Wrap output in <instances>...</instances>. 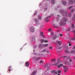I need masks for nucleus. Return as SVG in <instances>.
I'll list each match as a JSON object with an SVG mask.
<instances>
[{
    "instance_id": "nucleus-14",
    "label": "nucleus",
    "mask_w": 75,
    "mask_h": 75,
    "mask_svg": "<svg viewBox=\"0 0 75 75\" xmlns=\"http://www.w3.org/2000/svg\"><path fill=\"white\" fill-rule=\"evenodd\" d=\"M56 49H57V48L58 49H59H59H61V48H62L61 47H60V46H59V47H58V44H56Z\"/></svg>"
},
{
    "instance_id": "nucleus-12",
    "label": "nucleus",
    "mask_w": 75,
    "mask_h": 75,
    "mask_svg": "<svg viewBox=\"0 0 75 75\" xmlns=\"http://www.w3.org/2000/svg\"><path fill=\"white\" fill-rule=\"evenodd\" d=\"M35 25L36 26H38L40 24V22L39 21H38V22H35Z\"/></svg>"
},
{
    "instance_id": "nucleus-1",
    "label": "nucleus",
    "mask_w": 75,
    "mask_h": 75,
    "mask_svg": "<svg viewBox=\"0 0 75 75\" xmlns=\"http://www.w3.org/2000/svg\"><path fill=\"white\" fill-rule=\"evenodd\" d=\"M59 12L60 13H62L63 16L67 17V15L68 14V11L67 10H64V9H61L59 10Z\"/></svg>"
},
{
    "instance_id": "nucleus-33",
    "label": "nucleus",
    "mask_w": 75,
    "mask_h": 75,
    "mask_svg": "<svg viewBox=\"0 0 75 75\" xmlns=\"http://www.w3.org/2000/svg\"><path fill=\"white\" fill-rule=\"evenodd\" d=\"M38 19L39 20H41L42 19V17L41 16H39L38 17Z\"/></svg>"
},
{
    "instance_id": "nucleus-54",
    "label": "nucleus",
    "mask_w": 75,
    "mask_h": 75,
    "mask_svg": "<svg viewBox=\"0 0 75 75\" xmlns=\"http://www.w3.org/2000/svg\"><path fill=\"white\" fill-rule=\"evenodd\" d=\"M49 49H51V50L52 49V46L49 47Z\"/></svg>"
},
{
    "instance_id": "nucleus-25",
    "label": "nucleus",
    "mask_w": 75,
    "mask_h": 75,
    "mask_svg": "<svg viewBox=\"0 0 75 75\" xmlns=\"http://www.w3.org/2000/svg\"><path fill=\"white\" fill-rule=\"evenodd\" d=\"M34 21H35V22H37L39 21L38 20L37 18H35L34 19Z\"/></svg>"
},
{
    "instance_id": "nucleus-37",
    "label": "nucleus",
    "mask_w": 75,
    "mask_h": 75,
    "mask_svg": "<svg viewBox=\"0 0 75 75\" xmlns=\"http://www.w3.org/2000/svg\"><path fill=\"white\" fill-rule=\"evenodd\" d=\"M65 52H66V53H69V51L68 50H66Z\"/></svg>"
},
{
    "instance_id": "nucleus-51",
    "label": "nucleus",
    "mask_w": 75,
    "mask_h": 75,
    "mask_svg": "<svg viewBox=\"0 0 75 75\" xmlns=\"http://www.w3.org/2000/svg\"><path fill=\"white\" fill-rule=\"evenodd\" d=\"M34 16H36L37 15V12H35L34 14Z\"/></svg>"
},
{
    "instance_id": "nucleus-44",
    "label": "nucleus",
    "mask_w": 75,
    "mask_h": 75,
    "mask_svg": "<svg viewBox=\"0 0 75 75\" xmlns=\"http://www.w3.org/2000/svg\"><path fill=\"white\" fill-rule=\"evenodd\" d=\"M44 41H45V40H44L43 39H42L41 40V42L42 43L44 42Z\"/></svg>"
},
{
    "instance_id": "nucleus-18",
    "label": "nucleus",
    "mask_w": 75,
    "mask_h": 75,
    "mask_svg": "<svg viewBox=\"0 0 75 75\" xmlns=\"http://www.w3.org/2000/svg\"><path fill=\"white\" fill-rule=\"evenodd\" d=\"M25 66L26 67H28L30 65V64L29 62H26L25 63Z\"/></svg>"
},
{
    "instance_id": "nucleus-53",
    "label": "nucleus",
    "mask_w": 75,
    "mask_h": 75,
    "mask_svg": "<svg viewBox=\"0 0 75 75\" xmlns=\"http://www.w3.org/2000/svg\"><path fill=\"white\" fill-rule=\"evenodd\" d=\"M58 73H59V74H60V73H61V70H59L58 71Z\"/></svg>"
},
{
    "instance_id": "nucleus-43",
    "label": "nucleus",
    "mask_w": 75,
    "mask_h": 75,
    "mask_svg": "<svg viewBox=\"0 0 75 75\" xmlns=\"http://www.w3.org/2000/svg\"><path fill=\"white\" fill-rule=\"evenodd\" d=\"M54 35V32H52L51 33V37H52V35Z\"/></svg>"
},
{
    "instance_id": "nucleus-58",
    "label": "nucleus",
    "mask_w": 75,
    "mask_h": 75,
    "mask_svg": "<svg viewBox=\"0 0 75 75\" xmlns=\"http://www.w3.org/2000/svg\"><path fill=\"white\" fill-rule=\"evenodd\" d=\"M66 48L67 50H69V47L68 46H67L66 47Z\"/></svg>"
},
{
    "instance_id": "nucleus-35",
    "label": "nucleus",
    "mask_w": 75,
    "mask_h": 75,
    "mask_svg": "<svg viewBox=\"0 0 75 75\" xmlns=\"http://www.w3.org/2000/svg\"><path fill=\"white\" fill-rule=\"evenodd\" d=\"M42 45H43L41 44L39 45L38 47L39 48H41V47H42Z\"/></svg>"
},
{
    "instance_id": "nucleus-10",
    "label": "nucleus",
    "mask_w": 75,
    "mask_h": 75,
    "mask_svg": "<svg viewBox=\"0 0 75 75\" xmlns=\"http://www.w3.org/2000/svg\"><path fill=\"white\" fill-rule=\"evenodd\" d=\"M37 73V71L35 70L33 71L31 75H35Z\"/></svg>"
},
{
    "instance_id": "nucleus-32",
    "label": "nucleus",
    "mask_w": 75,
    "mask_h": 75,
    "mask_svg": "<svg viewBox=\"0 0 75 75\" xmlns=\"http://www.w3.org/2000/svg\"><path fill=\"white\" fill-rule=\"evenodd\" d=\"M43 35H44V33H43V32H40V35H41V36H43Z\"/></svg>"
},
{
    "instance_id": "nucleus-27",
    "label": "nucleus",
    "mask_w": 75,
    "mask_h": 75,
    "mask_svg": "<svg viewBox=\"0 0 75 75\" xmlns=\"http://www.w3.org/2000/svg\"><path fill=\"white\" fill-rule=\"evenodd\" d=\"M67 44H69V46H70V47L72 45V44L71 43V42H69Z\"/></svg>"
},
{
    "instance_id": "nucleus-29",
    "label": "nucleus",
    "mask_w": 75,
    "mask_h": 75,
    "mask_svg": "<svg viewBox=\"0 0 75 75\" xmlns=\"http://www.w3.org/2000/svg\"><path fill=\"white\" fill-rule=\"evenodd\" d=\"M71 28H73V29H74V28H75V26H74V24H73L71 25Z\"/></svg>"
},
{
    "instance_id": "nucleus-3",
    "label": "nucleus",
    "mask_w": 75,
    "mask_h": 75,
    "mask_svg": "<svg viewBox=\"0 0 75 75\" xmlns=\"http://www.w3.org/2000/svg\"><path fill=\"white\" fill-rule=\"evenodd\" d=\"M69 5H72L74 4L75 3V0H69Z\"/></svg>"
},
{
    "instance_id": "nucleus-57",
    "label": "nucleus",
    "mask_w": 75,
    "mask_h": 75,
    "mask_svg": "<svg viewBox=\"0 0 75 75\" xmlns=\"http://www.w3.org/2000/svg\"><path fill=\"white\" fill-rule=\"evenodd\" d=\"M34 55H38L36 53H33Z\"/></svg>"
},
{
    "instance_id": "nucleus-55",
    "label": "nucleus",
    "mask_w": 75,
    "mask_h": 75,
    "mask_svg": "<svg viewBox=\"0 0 75 75\" xmlns=\"http://www.w3.org/2000/svg\"><path fill=\"white\" fill-rule=\"evenodd\" d=\"M51 30H52V29H51V28L49 29L48 30L49 31H51Z\"/></svg>"
},
{
    "instance_id": "nucleus-4",
    "label": "nucleus",
    "mask_w": 75,
    "mask_h": 75,
    "mask_svg": "<svg viewBox=\"0 0 75 75\" xmlns=\"http://www.w3.org/2000/svg\"><path fill=\"white\" fill-rule=\"evenodd\" d=\"M35 30V28L34 26H31L30 28V31L32 33H34Z\"/></svg>"
},
{
    "instance_id": "nucleus-26",
    "label": "nucleus",
    "mask_w": 75,
    "mask_h": 75,
    "mask_svg": "<svg viewBox=\"0 0 75 75\" xmlns=\"http://www.w3.org/2000/svg\"><path fill=\"white\" fill-rule=\"evenodd\" d=\"M42 75H48V72L45 73V72H43Z\"/></svg>"
},
{
    "instance_id": "nucleus-20",
    "label": "nucleus",
    "mask_w": 75,
    "mask_h": 75,
    "mask_svg": "<svg viewBox=\"0 0 75 75\" xmlns=\"http://www.w3.org/2000/svg\"><path fill=\"white\" fill-rule=\"evenodd\" d=\"M49 66H50V65L49 64H46L44 65L45 68H47Z\"/></svg>"
},
{
    "instance_id": "nucleus-23",
    "label": "nucleus",
    "mask_w": 75,
    "mask_h": 75,
    "mask_svg": "<svg viewBox=\"0 0 75 75\" xmlns=\"http://www.w3.org/2000/svg\"><path fill=\"white\" fill-rule=\"evenodd\" d=\"M52 25H53V26H55V27L56 28H58V26L55 25L54 24V23H52Z\"/></svg>"
},
{
    "instance_id": "nucleus-61",
    "label": "nucleus",
    "mask_w": 75,
    "mask_h": 75,
    "mask_svg": "<svg viewBox=\"0 0 75 75\" xmlns=\"http://www.w3.org/2000/svg\"><path fill=\"white\" fill-rule=\"evenodd\" d=\"M73 49H74V50H75V45L74 46L73 48Z\"/></svg>"
},
{
    "instance_id": "nucleus-13",
    "label": "nucleus",
    "mask_w": 75,
    "mask_h": 75,
    "mask_svg": "<svg viewBox=\"0 0 75 75\" xmlns=\"http://www.w3.org/2000/svg\"><path fill=\"white\" fill-rule=\"evenodd\" d=\"M57 19L56 20V21H59V20H60L59 18H60V17H61V16H60L59 15H57Z\"/></svg>"
},
{
    "instance_id": "nucleus-56",
    "label": "nucleus",
    "mask_w": 75,
    "mask_h": 75,
    "mask_svg": "<svg viewBox=\"0 0 75 75\" xmlns=\"http://www.w3.org/2000/svg\"><path fill=\"white\" fill-rule=\"evenodd\" d=\"M44 42H48V41L47 40H45Z\"/></svg>"
},
{
    "instance_id": "nucleus-40",
    "label": "nucleus",
    "mask_w": 75,
    "mask_h": 75,
    "mask_svg": "<svg viewBox=\"0 0 75 75\" xmlns=\"http://www.w3.org/2000/svg\"><path fill=\"white\" fill-rule=\"evenodd\" d=\"M35 60L37 61H39V60H40V57L37 58Z\"/></svg>"
},
{
    "instance_id": "nucleus-30",
    "label": "nucleus",
    "mask_w": 75,
    "mask_h": 75,
    "mask_svg": "<svg viewBox=\"0 0 75 75\" xmlns=\"http://www.w3.org/2000/svg\"><path fill=\"white\" fill-rule=\"evenodd\" d=\"M69 16L70 17H71V12H69V14H68Z\"/></svg>"
},
{
    "instance_id": "nucleus-16",
    "label": "nucleus",
    "mask_w": 75,
    "mask_h": 75,
    "mask_svg": "<svg viewBox=\"0 0 75 75\" xmlns=\"http://www.w3.org/2000/svg\"><path fill=\"white\" fill-rule=\"evenodd\" d=\"M51 3L53 4H55L56 3V1L55 0H52Z\"/></svg>"
},
{
    "instance_id": "nucleus-34",
    "label": "nucleus",
    "mask_w": 75,
    "mask_h": 75,
    "mask_svg": "<svg viewBox=\"0 0 75 75\" xmlns=\"http://www.w3.org/2000/svg\"><path fill=\"white\" fill-rule=\"evenodd\" d=\"M48 44H45V45H43L42 46H43V47H47L48 46Z\"/></svg>"
},
{
    "instance_id": "nucleus-24",
    "label": "nucleus",
    "mask_w": 75,
    "mask_h": 75,
    "mask_svg": "<svg viewBox=\"0 0 75 75\" xmlns=\"http://www.w3.org/2000/svg\"><path fill=\"white\" fill-rule=\"evenodd\" d=\"M47 67H48V68H47V70H46L45 71V72H45V73H45V72H47V71H48V70H49V69H50V66H48Z\"/></svg>"
},
{
    "instance_id": "nucleus-59",
    "label": "nucleus",
    "mask_w": 75,
    "mask_h": 75,
    "mask_svg": "<svg viewBox=\"0 0 75 75\" xmlns=\"http://www.w3.org/2000/svg\"><path fill=\"white\" fill-rule=\"evenodd\" d=\"M59 35L60 37H62V34H60Z\"/></svg>"
},
{
    "instance_id": "nucleus-52",
    "label": "nucleus",
    "mask_w": 75,
    "mask_h": 75,
    "mask_svg": "<svg viewBox=\"0 0 75 75\" xmlns=\"http://www.w3.org/2000/svg\"><path fill=\"white\" fill-rule=\"evenodd\" d=\"M69 61L70 62H71V61H72V59H69Z\"/></svg>"
},
{
    "instance_id": "nucleus-62",
    "label": "nucleus",
    "mask_w": 75,
    "mask_h": 75,
    "mask_svg": "<svg viewBox=\"0 0 75 75\" xmlns=\"http://www.w3.org/2000/svg\"><path fill=\"white\" fill-rule=\"evenodd\" d=\"M72 19L73 20H74V17H73L72 18Z\"/></svg>"
},
{
    "instance_id": "nucleus-41",
    "label": "nucleus",
    "mask_w": 75,
    "mask_h": 75,
    "mask_svg": "<svg viewBox=\"0 0 75 75\" xmlns=\"http://www.w3.org/2000/svg\"><path fill=\"white\" fill-rule=\"evenodd\" d=\"M70 30H71V28H69L67 29V31H70Z\"/></svg>"
},
{
    "instance_id": "nucleus-42",
    "label": "nucleus",
    "mask_w": 75,
    "mask_h": 75,
    "mask_svg": "<svg viewBox=\"0 0 75 75\" xmlns=\"http://www.w3.org/2000/svg\"><path fill=\"white\" fill-rule=\"evenodd\" d=\"M52 16H49V17H47L45 18V19H47V18H51Z\"/></svg>"
},
{
    "instance_id": "nucleus-7",
    "label": "nucleus",
    "mask_w": 75,
    "mask_h": 75,
    "mask_svg": "<svg viewBox=\"0 0 75 75\" xmlns=\"http://www.w3.org/2000/svg\"><path fill=\"white\" fill-rule=\"evenodd\" d=\"M62 4H63V5H64V6H66V5L67 4V2L64 1H62Z\"/></svg>"
},
{
    "instance_id": "nucleus-48",
    "label": "nucleus",
    "mask_w": 75,
    "mask_h": 75,
    "mask_svg": "<svg viewBox=\"0 0 75 75\" xmlns=\"http://www.w3.org/2000/svg\"><path fill=\"white\" fill-rule=\"evenodd\" d=\"M54 61V62H56V61H55V59H52L51 60V61L52 62H53V61Z\"/></svg>"
},
{
    "instance_id": "nucleus-2",
    "label": "nucleus",
    "mask_w": 75,
    "mask_h": 75,
    "mask_svg": "<svg viewBox=\"0 0 75 75\" xmlns=\"http://www.w3.org/2000/svg\"><path fill=\"white\" fill-rule=\"evenodd\" d=\"M67 24V23L65 22H64V21L62 20H61L60 23L59 25H66Z\"/></svg>"
},
{
    "instance_id": "nucleus-17",
    "label": "nucleus",
    "mask_w": 75,
    "mask_h": 75,
    "mask_svg": "<svg viewBox=\"0 0 75 75\" xmlns=\"http://www.w3.org/2000/svg\"><path fill=\"white\" fill-rule=\"evenodd\" d=\"M31 40L32 41H35V38L34 36H33L31 38Z\"/></svg>"
},
{
    "instance_id": "nucleus-50",
    "label": "nucleus",
    "mask_w": 75,
    "mask_h": 75,
    "mask_svg": "<svg viewBox=\"0 0 75 75\" xmlns=\"http://www.w3.org/2000/svg\"><path fill=\"white\" fill-rule=\"evenodd\" d=\"M42 3H41L39 5V6H42Z\"/></svg>"
},
{
    "instance_id": "nucleus-9",
    "label": "nucleus",
    "mask_w": 75,
    "mask_h": 75,
    "mask_svg": "<svg viewBox=\"0 0 75 75\" xmlns=\"http://www.w3.org/2000/svg\"><path fill=\"white\" fill-rule=\"evenodd\" d=\"M51 73H54L55 74H58V72L55 71L53 70L50 71Z\"/></svg>"
},
{
    "instance_id": "nucleus-22",
    "label": "nucleus",
    "mask_w": 75,
    "mask_h": 75,
    "mask_svg": "<svg viewBox=\"0 0 75 75\" xmlns=\"http://www.w3.org/2000/svg\"><path fill=\"white\" fill-rule=\"evenodd\" d=\"M57 38V35H55L54 36L53 39V40H55V39H56V38Z\"/></svg>"
},
{
    "instance_id": "nucleus-19",
    "label": "nucleus",
    "mask_w": 75,
    "mask_h": 75,
    "mask_svg": "<svg viewBox=\"0 0 75 75\" xmlns=\"http://www.w3.org/2000/svg\"><path fill=\"white\" fill-rule=\"evenodd\" d=\"M63 66H64V65L63 64H60L59 65H58L57 67H58V68H60V67H62Z\"/></svg>"
},
{
    "instance_id": "nucleus-46",
    "label": "nucleus",
    "mask_w": 75,
    "mask_h": 75,
    "mask_svg": "<svg viewBox=\"0 0 75 75\" xmlns=\"http://www.w3.org/2000/svg\"><path fill=\"white\" fill-rule=\"evenodd\" d=\"M46 51V52L47 53H48L50 52H49V50H48V49H47V50Z\"/></svg>"
},
{
    "instance_id": "nucleus-6",
    "label": "nucleus",
    "mask_w": 75,
    "mask_h": 75,
    "mask_svg": "<svg viewBox=\"0 0 75 75\" xmlns=\"http://www.w3.org/2000/svg\"><path fill=\"white\" fill-rule=\"evenodd\" d=\"M61 60H60L59 59H58L57 60V62L55 64V66H58L61 63Z\"/></svg>"
},
{
    "instance_id": "nucleus-8",
    "label": "nucleus",
    "mask_w": 75,
    "mask_h": 75,
    "mask_svg": "<svg viewBox=\"0 0 75 75\" xmlns=\"http://www.w3.org/2000/svg\"><path fill=\"white\" fill-rule=\"evenodd\" d=\"M63 58L64 59H71V58L69 57H68L67 56H64L63 57Z\"/></svg>"
},
{
    "instance_id": "nucleus-60",
    "label": "nucleus",
    "mask_w": 75,
    "mask_h": 75,
    "mask_svg": "<svg viewBox=\"0 0 75 75\" xmlns=\"http://www.w3.org/2000/svg\"><path fill=\"white\" fill-rule=\"evenodd\" d=\"M63 68H67V67L65 66H63Z\"/></svg>"
},
{
    "instance_id": "nucleus-38",
    "label": "nucleus",
    "mask_w": 75,
    "mask_h": 75,
    "mask_svg": "<svg viewBox=\"0 0 75 75\" xmlns=\"http://www.w3.org/2000/svg\"><path fill=\"white\" fill-rule=\"evenodd\" d=\"M70 39H71L72 40H75V37H74V38H72V37H70Z\"/></svg>"
},
{
    "instance_id": "nucleus-31",
    "label": "nucleus",
    "mask_w": 75,
    "mask_h": 75,
    "mask_svg": "<svg viewBox=\"0 0 75 75\" xmlns=\"http://www.w3.org/2000/svg\"><path fill=\"white\" fill-rule=\"evenodd\" d=\"M73 7V6H70L68 8V9H69V10H71V8H72Z\"/></svg>"
},
{
    "instance_id": "nucleus-28",
    "label": "nucleus",
    "mask_w": 75,
    "mask_h": 75,
    "mask_svg": "<svg viewBox=\"0 0 75 75\" xmlns=\"http://www.w3.org/2000/svg\"><path fill=\"white\" fill-rule=\"evenodd\" d=\"M68 68H66L64 70V73L66 72H67V71H68Z\"/></svg>"
},
{
    "instance_id": "nucleus-11",
    "label": "nucleus",
    "mask_w": 75,
    "mask_h": 75,
    "mask_svg": "<svg viewBox=\"0 0 75 75\" xmlns=\"http://www.w3.org/2000/svg\"><path fill=\"white\" fill-rule=\"evenodd\" d=\"M57 43L59 44V45H61L62 44V42L61 41H56Z\"/></svg>"
},
{
    "instance_id": "nucleus-49",
    "label": "nucleus",
    "mask_w": 75,
    "mask_h": 75,
    "mask_svg": "<svg viewBox=\"0 0 75 75\" xmlns=\"http://www.w3.org/2000/svg\"><path fill=\"white\" fill-rule=\"evenodd\" d=\"M40 64L41 63H44V62L42 61V60H41L40 61Z\"/></svg>"
},
{
    "instance_id": "nucleus-36",
    "label": "nucleus",
    "mask_w": 75,
    "mask_h": 75,
    "mask_svg": "<svg viewBox=\"0 0 75 75\" xmlns=\"http://www.w3.org/2000/svg\"><path fill=\"white\" fill-rule=\"evenodd\" d=\"M74 52H75V51L74 50H72L70 52V53L71 54H72V53H74Z\"/></svg>"
},
{
    "instance_id": "nucleus-21",
    "label": "nucleus",
    "mask_w": 75,
    "mask_h": 75,
    "mask_svg": "<svg viewBox=\"0 0 75 75\" xmlns=\"http://www.w3.org/2000/svg\"><path fill=\"white\" fill-rule=\"evenodd\" d=\"M47 49L46 48L42 50V52H45L47 51Z\"/></svg>"
},
{
    "instance_id": "nucleus-47",
    "label": "nucleus",
    "mask_w": 75,
    "mask_h": 75,
    "mask_svg": "<svg viewBox=\"0 0 75 75\" xmlns=\"http://www.w3.org/2000/svg\"><path fill=\"white\" fill-rule=\"evenodd\" d=\"M44 11H47V8H45L44 9Z\"/></svg>"
},
{
    "instance_id": "nucleus-39",
    "label": "nucleus",
    "mask_w": 75,
    "mask_h": 75,
    "mask_svg": "<svg viewBox=\"0 0 75 75\" xmlns=\"http://www.w3.org/2000/svg\"><path fill=\"white\" fill-rule=\"evenodd\" d=\"M74 10H75L74 9H72L71 10V13H74Z\"/></svg>"
},
{
    "instance_id": "nucleus-45",
    "label": "nucleus",
    "mask_w": 75,
    "mask_h": 75,
    "mask_svg": "<svg viewBox=\"0 0 75 75\" xmlns=\"http://www.w3.org/2000/svg\"><path fill=\"white\" fill-rule=\"evenodd\" d=\"M45 20H46L45 21H46V22H48V21H49V19H48V18H47L46 19L45 18Z\"/></svg>"
},
{
    "instance_id": "nucleus-5",
    "label": "nucleus",
    "mask_w": 75,
    "mask_h": 75,
    "mask_svg": "<svg viewBox=\"0 0 75 75\" xmlns=\"http://www.w3.org/2000/svg\"><path fill=\"white\" fill-rule=\"evenodd\" d=\"M62 20L64 22H65V23L68 21V19L65 17H63L62 18Z\"/></svg>"
},
{
    "instance_id": "nucleus-63",
    "label": "nucleus",
    "mask_w": 75,
    "mask_h": 75,
    "mask_svg": "<svg viewBox=\"0 0 75 75\" xmlns=\"http://www.w3.org/2000/svg\"><path fill=\"white\" fill-rule=\"evenodd\" d=\"M35 58H36V57H33V59H35Z\"/></svg>"
},
{
    "instance_id": "nucleus-15",
    "label": "nucleus",
    "mask_w": 75,
    "mask_h": 75,
    "mask_svg": "<svg viewBox=\"0 0 75 75\" xmlns=\"http://www.w3.org/2000/svg\"><path fill=\"white\" fill-rule=\"evenodd\" d=\"M64 64L66 65H71V63H70L69 62H64Z\"/></svg>"
},
{
    "instance_id": "nucleus-64",
    "label": "nucleus",
    "mask_w": 75,
    "mask_h": 75,
    "mask_svg": "<svg viewBox=\"0 0 75 75\" xmlns=\"http://www.w3.org/2000/svg\"><path fill=\"white\" fill-rule=\"evenodd\" d=\"M11 67H12L11 66H10L8 68H10V69L11 68Z\"/></svg>"
}]
</instances>
